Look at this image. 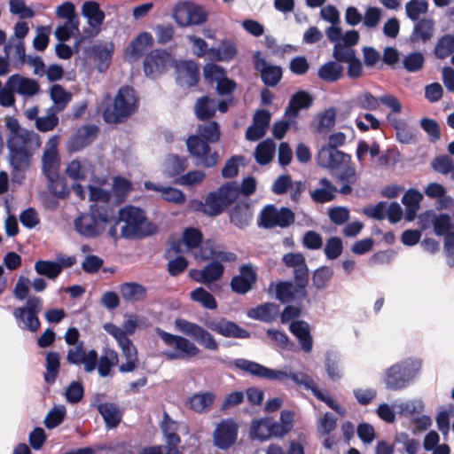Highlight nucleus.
Segmentation results:
<instances>
[{"instance_id": "obj_55", "label": "nucleus", "mask_w": 454, "mask_h": 454, "mask_svg": "<svg viewBox=\"0 0 454 454\" xmlns=\"http://www.w3.org/2000/svg\"><path fill=\"white\" fill-rule=\"evenodd\" d=\"M224 202L221 200L216 192L207 195L205 200L204 212L209 215H217L225 207Z\"/></svg>"}, {"instance_id": "obj_44", "label": "nucleus", "mask_w": 454, "mask_h": 454, "mask_svg": "<svg viewBox=\"0 0 454 454\" xmlns=\"http://www.w3.org/2000/svg\"><path fill=\"white\" fill-rule=\"evenodd\" d=\"M343 73V67L336 61H329L318 69V76L323 81L333 82L338 81Z\"/></svg>"}, {"instance_id": "obj_7", "label": "nucleus", "mask_w": 454, "mask_h": 454, "mask_svg": "<svg viewBox=\"0 0 454 454\" xmlns=\"http://www.w3.org/2000/svg\"><path fill=\"white\" fill-rule=\"evenodd\" d=\"M155 333L166 346L176 348L174 351L163 352L168 360L192 358L200 353V348L184 337L167 333L160 327L155 328Z\"/></svg>"}, {"instance_id": "obj_11", "label": "nucleus", "mask_w": 454, "mask_h": 454, "mask_svg": "<svg viewBox=\"0 0 454 454\" xmlns=\"http://www.w3.org/2000/svg\"><path fill=\"white\" fill-rule=\"evenodd\" d=\"M239 425L232 419H223L215 425L213 432V443L220 449L226 450L231 448L238 440Z\"/></svg>"}, {"instance_id": "obj_9", "label": "nucleus", "mask_w": 454, "mask_h": 454, "mask_svg": "<svg viewBox=\"0 0 454 454\" xmlns=\"http://www.w3.org/2000/svg\"><path fill=\"white\" fill-rule=\"evenodd\" d=\"M173 17L180 27H189L204 23L207 13L201 6L192 2L184 1L175 6Z\"/></svg>"}, {"instance_id": "obj_38", "label": "nucleus", "mask_w": 454, "mask_h": 454, "mask_svg": "<svg viewBox=\"0 0 454 454\" xmlns=\"http://www.w3.org/2000/svg\"><path fill=\"white\" fill-rule=\"evenodd\" d=\"M82 14L88 20L89 25L98 28L104 21L105 14L96 2H85L82 8Z\"/></svg>"}, {"instance_id": "obj_8", "label": "nucleus", "mask_w": 454, "mask_h": 454, "mask_svg": "<svg viewBox=\"0 0 454 454\" xmlns=\"http://www.w3.org/2000/svg\"><path fill=\"white\" fill-rule=\"evenodd\" d=\"M294 222V212L287 207L278 209L274 205L264 207L258 216V226L264 229L286 228Z\"/></svg>"}, {"instance_id": "obj_12", "label": "nucleus", "mask_w": 454, "mask_h": 454, "mask_svg": "<svg viewBox=\"0 0 454 454\" xmlns=\"http://www.w3.org/2000/svg\"><path fill=\"white\" fill-rule=\"evenodd\" d=\"M186 145L189 153L195 157L200 164L206 168H212L216 165L218 153L215 151L211 152L207 141L201 139L197 135H192L187 138Z\"/></svg>"}, {"instance_id": "obj_13", "label": "nucleus", "mask_w": 454, "mask_h": 454, "mask_svg": "<svg viewBox=\"0 0 454 454\" xmlns=\"http://www.w3.org/2000/svg\"><path fill=\"white\" fill-rule=\"evenodd\" d=\"M172 57L165 50L156 49L150 51L144 60V72L147 77L157 78L172 66Z\"/></svg>"}, {"instance_id": "obj_54", "label": "nucleus", "mask_w": 454, "mask_h": 454, "mask_svg": "<svg viewBox=\"0 0 454 454\" xmlns=\"http://www.w3.org/2000/svg\"><path fill=\"white\" fill-rule=\"evenodd\" d=\"M191 299L208 309H215L217 302L214 296L203 287H197L191 293Z\"/></svg>"}, {"instance_id": "obj_39", "label": "nucleus", "mask_w": 454, "mask_h": 454, "mask_svg": "<svg viewBox=\"0 0 454 454\" xmlns=\"http://www.w3.org/2000/svg\"><path fill=\"white\" fill-rule=\"evenodd\" d=\"M43 172L49 182L56 181L59 176V153H43L42 157Z\"/></svg>"}, {"instance_id": "obj_50", "label": "nucleus", "mask_w": 454, "mask_h": 454, "mask_svg": "<svg viewBox=\"0 0 454 454\" xmlns=\"http://www.w3.org/2000/svg\"><path fill=\"white\" fill-rule=\"evenodd\" d=\"M188 168V160L185 157L169 155L165 162V171L169 176H176Z\"/></svg>"}, {"instance_id": "obj_16", "label": "nucleus", "mask_w": 454, "mask_h": 454, "mask_svg": "<svg viewBox=\"0 0 454 454\" xmlns=\"http://www.w3.org/2000/svg\"><path fill=\"white\" fill-rule=\"evenodd\" d=\"M254 68L260 73L262 82L270 87L276 86L282 78V68L266 61L260 51L254 54Z\"/></svg>"}, {"instance_id": "obj_1", "label": "nucleus", "mask_w": 454, "mask_h": 454, "mask_svg": "<svg viewBox=\"0 0 454 454\" xmlns=\"http://www.w3.org/2000/svg\"><path fill=\"white\" fill-rule=\"evenodd\" d=\"M5 126L9 132V161L16 176L29 167L34 153L41 146V140L37 133L22 128L14 117H7Z\"/></svg>"}, {"instance_id": "obj_24", "label": "nucleus", "mask_w": 454, "mask_h": 454, "mask_svg": "<svg viewBox=\"0 0 454 454\" xmlns=\"http://www.w3.org/2000/svg\"><path fill=\"white\" fill-rule=\"evenodd\" d=\"M153 39L150 33L142 32L137 35L125 50V59L134 62L142 57L145 49L153 44Z\"/></svg>"}, {"instance_id": "obj_29", "label": "nucleus", "mask_w": 454, "mask_h": 454, "mask_svg": "<svg viewBox=\"0 0 454 454\" xmlns=\"http://www.w3.org/2000/svg\"><path fill=\"white\" fill-rule=\"evenodd\" d=\"M144 186L146 190H152L161 193L163 200L176 204H182L185 201V196L182 191L170 186H162L153 182H145Z\"/></svg>"}, {"instance_id": "obj_31", "label": "nucleus", "mask_w": 454, "mask_h": 454, "mask_svg": "<svg viewBox=\"0 0 454 454\" xmlns=\"http://www.w3.org/2000/svg\"><path fill=\"white\" fill-rule=\"evenodd\" d=\"M312 104V98L306 91L301 90L291 98L285 114L291 119L297 117L301 109L308 108Z\"/></svg>"}, {"instance_id": "obj_60", "label": "nucleus", "mask_w": 454, "mask_h": 454, "mask_svg": "<svg viewBox=\"0 0 454 454\" xmlns=\"http://www.w3.org/2000/svg\"><path fill=\"white\" fill-rule=\"evenodd\" d=\"M424 62V55L421 52L416 51L405 56L403 60V65L407 71L414 73L419 71L423 67Z\"/></svg>"}, {"instance_id": "obj_14", "label": "nucleus", "mask_w": 454, "mask_h": 454, "mask_svg": "<svg viewBox=\"0 0 454 454\" xmlns=\"http://www.w3.org/2000/svg\"><path fill=\"white\" fill-rule=\"evenodd\" d=\"M235 365L237 368L258 378L279 381H285L289 379L290 372L287 371L270 369L258 363L246 359H237Z\"/></svg>"}, {"instance_id": "obj_17", "label": "nucleus", "mask_w": 454, "mask_h": 454, "mask_svg": "<svg viewBox=\"0 0 454 454\" xmlns=\"http://www.w3.org/2000/svg\"><path fill=\"white\" fill-rule=\"evenodd\" d=\"M319 166L330 169H340L342 166L349 164L351 157L333 147H322L317 153Z\"/></svg>"}, {"instance_id": "obj_25", "label": "nucleus", "mask_w": 454, "mask_h": 454, "mask_svg": "<svg viewBox=\"0 0 454 454\" xmlns=\"http://www.w3.org/2000/svg\"><path fill=\"white\" fill-rule=\"evenodd\" d=\"M435 31L434 20L431 18H423L416 21L410 35L412 43H427L430 41Z\"/></svg>"}, {"instance_id": "obj_34", "label": "nucleus", "mask_w": 454, "mask_h": 454, "mask_svg": "<svg viewBox=\"0 0 454 454\" xmlns=\"http://www.w3.org/2000/svg\"><path fill=\"white\" fill-rule=\"evenodd\" d=\"M121 297L130 302L144 301L146 297V289L144 286L135 283H124L120 287Z\"/></svg>"}, {"instance_id": "obj_41", "label": "nucleus", "mask_w": 454, "mask_h": 454, "mask_svg": "<svg viewBox=\"0 0 454 454\" xmlns=\"http://www.w3.org/2000/svg\"><path fill=\"white\" fill-rule=\"evenodd\" d=\"M276 144L271 139H266L258 144L254 151V157L260 165H266L274 157Z\"/></svg>"}, {"instance_id": "obj_15", "label": "nucleus", "mask_w": 454, "mask_h": 454, "mask_svg": "<svg viewBox=\"0 0 454 454\" xmlns=\"http://www.w3.org/2000/svg\"><path fill=\"white\" fill-rule=\"evenodd\" d=\"M67 361L74 365L83 364L84 371L86 372H91L97 368L98 353L94 349L86 352L83 348V343L81 342L68 349Z\"/></svg>"}, {"instance_id": "obj_63", "label": "nucleus", "mask_w": 454, "mask_h": 454, "mask_svg": "<svg viewBox=\"0 0 454 454\" xmlns=\"http://www.w3.org/2000/svg\"><path fill=\"white\" fill-rule=\"evenodd\" d=\"M333 55L336 62L344 63L350 61L356 57L355 51L351 47L343 44L341 42L334 44Z\"/></svg>"}, {"instance_id": "obj_42", "label": "nucleus", "mask_w": 454, "mask_h": 454, "mask_svg": "<svg viewBox=\"0 0 454 454\" xmlns=\"http://www.w3.org/2000/svg\"><path fill=\"white\" fill-rule=\"evenodd\" d=\"M46 372L44 373V380L48 384H53L59 372L60 356L58 352L50 351L46 355L45 361Z\"/></svg>"}, {"instance_id": "obj_37", "label": "nucleus", "mask_w": 454, "mask_h": 454, "mask_svg": "<svg viewBox=\"0 0 454 454\" xmlns=\"http://www.w3.org/2000/svg\"><path fill=\"white\" fill-rule=\"evenodd\" d=\"M335 120L336 110L333 107L326 109L314 120L315 130L320 134H327L334 127Z\"/></svg>"}, {"instance_id": "obj_57", "label": "nucleus", "mask_w": 454, "mask_h": 454, "mask_svg": "<svg viewBox=\"0 0 454 454\" xmlns=\"http://www.w3.org/2000/svg\"><path fill=\"white\" fill-rule=\"evenodd\" d=\"M217 194L224 202L225 206L232 203L239 195V184L236 182H230L222 185L217 191Z\"/></svg>"}, {"instance_id": "obj_28", "label": "nucleus", "mask_w": 454, "mask_h": 454, "mask_svg": "<svg viewBox=\"0 0 454 454\" xmlns=\"http://www.w3.org/2000/svg\"><path fill=\"white\" fill-rule=\"evenodd\" d=\"M13 317L18 326L22 330L35 333L40 328L41 323L38 315L27 311L25 309L16 308L13 310Z\"/></svg>"}, {"instance_id": "obj_40", "label": "nucleus", "mask_w": 454, "mask_h": 454, "mask_svg": "<svg viewBox=\"0 0 454 454\" xmlns=\"http://www.w3.org/2000/svg\"><path fill=\"white\" fill-rule=\"evenodd\" d=\"M237 48L233 43L223 42L218 48H210L208 57L217 61H230L235 58Z\"/></svg>"}, {"instance_id": "obj_6", "label": "nucleus", "mask_w": 454, "mask_h": 454, "mask_svg": "<svg viewBox=\"0 0 454 454\" xmlns=\"http://www.w3.org/2000/svg\"><path fill=\"white\" fill-rule=\"evenodd\" d=\"M179 425L164 412L160 429L164 437V445L143 448L138 454H182L179 444L180 436L177 434Z\"/></svg>"}, {"instance_id": "obj_61", "label": "nucleus", "mask_w": 454, "mask_h": 454, "mask_svg": "<svg viewBox=\"0 0 454 454\" xmlns=\"http://www.w3.org/2000/svg\"><path fill=\"white\" fill-rule=\"evenodd\" d=\"M88 168L86 162L82 163L77 160H72L66 168V174L74 180H83L86 178Z\"/></svg>"}, {"instance_id": "obj_23", "label": "nucleus", "mask_w": 454, "mask_h": 454, "mask_svg": "<svg viewBox=\"0 0 454 454\" xmlns=\"http://www.w3.org/2000/svg\"><path fill=\"white\" fill-rule=\"evenodd\" d=\"M98 130V127L95 125H84L79 128L68 142V150L71 152L82 150L95 140Z\"/></svg>"}, {"instance_id": "obj_3", "label": "nucleus", "mask_w": 454, "mask_h": 454, "mask_svg": "<svg viewBox=\"0 0 454 454\" xmlns=\"http://www.w3.org/2000/svg\"><path fill=\"white\" fill-rule=\"evenodd\" d=\"M114 219L116 226L120 223H124L121 227L120 234L118 233V239L142 238L152 233L145 212L138 207L126 206L117 214L114 211Z\"/></svg>"}, {"instance_id": "obj_58", "label": "nucleus", "mask_w": 454, "mask_h": 454, "mask_svg": "<svg viewBox=\"0 0 454 454\" xmlns=\"http://www.w3.org/2000/svg\"><path fill=\"white\" fill-rule=\"evenodd\" d=\"M355 105L362 109L373 111L380 106V98L370 92L364 91L356 96Z\"/></svg>"}, {"instance_id": "obj_10", "label": "nucleus", "mask_w": 454, "mask_h": 454, "mask_svg": "<svg viewBox=\"0 0 454 454\" xmlns=\"http://www.w3.org/2000/svg\"><path fill=\"white\" fill-rule=\"evenodd\" d=\"M175 325L184 334L190 336L200 345L209 350H216L218 344L214 336L202 326L183 318H176Z\"/></svg>"}, {"instance_id": "obj_21", "label": "nucleus", "mask_w": 454, "mask_h": 454, "mask_svg": "<svg viewBox=\"0 0 454 454\" xmlns=\"http://www.w3.org/2000/svg\"><path fill=\"white\" fill-rule=\"evenodd\" d=\"M176 81L182 87L197 85L200 78L198 65L192 60H181L176 63Z\"/></svg>"}, {"instance_id": "obj_45", "label": "nucleus", "mask_w": 454, "mask_h": 454, "mask_svg": "<svg viewBox=\"0 0 454 454\" xmlns=\"http://www.w3.org/2000/svg\"><path fill=\"white\" fill-rule=\"evenodd\" d=\"M216 111V102L208 97H202L198 99L195 105V113L200 120H209Z\"/></svg>"}, {"instance_id": "obj_51", "label": "nucleus", "mask_w": 454, "mask_h": 454, "mask_svg": "<svg viewBox=\"0 0 454 454\" xmlns=\"http://www.w3.org/2000/svg\"><path fill=\"white\" fill-rule=\"evenodd\" d=\"M79 34V20H69L59 26L55 30V36L59 42L68 41L72 36Z\"/></svg>"}, {"instance_id": "obj_43", "label": "nucleus", "mask_w": 454, "mask_h": 454, "mask_svg": "<svg viewBox=\"0 0 454 454\" xmlns=\"http://www.w3.org/2000/svg\"><path fill=\"white\" fill-rule=\"evenodd\" d=\"M12 51L13 58L17 59L18 64L20 66L25 64L27 55L25 52L24 41L16 37H10L4 47V52L7 57H10Z\"/></svg>"}, {"instance_id": "obj_18", "label": "nucleus", "mask_w": 454, "mask_h": 454, "mask_svg": "<svg viewBox=\"0 0 454 454\" xmlns=\"http://www.w3.org/2000/svg\"><path fill=\"white\" fill-rule=\"evenodd\" d=\"M224 272V267L219 262L207 263L201 270H191L189 276L196 282L204 284L211 290L215 291L212 287L213 284L219 280Z\"/></svg>"}, {"instance_id": "obj_36", "label": "nucleus", "mask_w": 454, "mask_h": 454, "mask_svg": "<svg viewBox=\"0 0 454 454\" xmlns=\"http://www.w3.org/2000/svg\"><path fill=\"white\" fill-rule=\"evenodd\" d=\"M98 410L107 427L114 428L119 425L121 419V412L116 404L112 403H100Z\"/></svg>"}, {"instance_id": "obj_2", "label": "nucleus", "mask_w": 454, "mask_h": 454, "mask_svg": "<svg viewBox=\"0 0 454 454\" xmlns=\"http://www.w3.org/2000/svg\"><path fill=\"white\" fill-rule=\"evenodd\" d=\"M74 226L75 231L85 238H96L107 229L108 236L118 239L114 207L93 204L88 213L80 215L74 220Z\"/></svg>"}, {"instance_id": "obj_30", "label": "nucleus", "mask_w": 454, "mask_h": 454, "mask_svg": "<svg viewBox=\"0 0 454 454\" xmlns=\"http://www.w3.org/2000/svg\"><path fill=\"white\" fill-rule=\"evenodd\" d=\"M278 313L279 307L277 304L267 302L249 309L247 316L252 319L270 323L277 318Z\"/></svg>"}, {"instance_id": "obj_56", "label": "nucleus", "mask_w": 454, "mask_h": 454, "mask_svg": "<svg viewBox=\"0 0 454 454\" xmlns=\"http://www.w3.org/2000/svg\"><path fill=\"white\" fill-rule=\"evenodd\" d=\"M50 94L58 111L63 110L67 104L71 100V95L59 84H55L51 88Z\"/></svg>"}, {"instance_id": "obj_62", "label": "nucleus", "mask_w": 454, "mask_h": 454, "mask_svg": "<svg viewBox=\"0 0 454 454\" xmlns=\"http://www.w3.org/2000/svg\"><path fill=\"white\" fill-rule=\"evenodd\" d=\"M382 18V11L379 7H368L363 15L364 26L372 29L378 27Z\"/></svg>"}, {"instance_id": "obj_53", "label": "nucleus", "mask_w": 454, "mask_h": 454, "mask_svg": "<svg viewBox=\"0 0 454 454\" xmlns=\"http://www.w3.org/2000/svg\"><path fill=\"white\" fill-rule=\"evenodd\" d=\"M199 137L204 138L208 143H215L219 140L220 130L219 125L216 121H209L207 123L200 124L197 129Z\"/></svg>"}, {"instance_id": "obj_26", "label": "nucleus", "mask_w": 454, "mask_h": 454, "mask_svg": "<svg viewBox=\"0 0 454 454\" xmlns=\"http://www.w3.org/2000/svg\"><path fill=\"white\" fill-rule=\"evenodd\" d=\"M421 221L431 222L434 233L437 236L454 234V232H450L452 223L451 217L448 214L436 215L431 211H428L421 216Z\"/></svg>"}, {"instance_id": "obj_52", "label": "nucleus", "mask_w": 454, "mask_h": 454, "mask_svg": "<svg viewBox=\"0 0 454 454\" xmlns=\"http://www.w3.org/2000/svg\"><path fill=\"white\" fill-rule=\"evenodd\" d=\"M270 427V419L253 421L250 428L251 437L260 441L268 440L271 437Z\"/></svg>"}, {"instance_id": "obj_59", "label": "nucleus", "mask_w": 454, "mask_h": 454, "mask_svg": "<svg viewBox=\"0 0 454 454\" xmlns=\"http://www.w3.org/2000/svg\"><path fill=\"white\" fill-rule=\"evenodd\" d=\"M66 415V408L63 405L55 406L51 410L44 419V425L47 428L52 429L60 425Z\"/></svg>"}, {"instance_id": "obj_22", "label": "nucleus", "mask_w": 454, "mask_h": 454, "mask_svg": "<svg viewBox=\"0 0 454 454\" xmlns=\"http://www.w3.org/2000/svg\"><path fill=\"white\" fill-rule=\"evenodd\" d=\"M6 86L13 90L15 93L27 97L35 96L40 90L39 83L35 80L18 74H12L8 78Z\"/></svg>"}, {"instance_id": "obj_32", "label": "nucleus", "mask_w": 454, "mask_h": 454, "mask_svg": "<svg viewBox=\"0 0 454 454\" xmlns=\"http://www.w3.org/2000/svg\"><path fill=\"white\" fill-rule=\"evenodd\" d=\"M253 212L247 203H238L230 212V221L238 228L243 229L252 220Z\"/></svg>"}, {"instance_id": "obj_20", "label": "nucleus", "mask_w": 454, "mask_h": 454, "mask_svg": "<svg viewBox=\"0 0 454 454\" xmlns=\"http://www.w3.org/2000/svg\"><path fill=\"white\" fill-rule=\"evenodd\" d=\"M256 273L250 265H242L239 268V274L234 276L230 283L232 292L238 294H246L256 282Z\"/></svg>"}, {"instance_id": "obj_19", "label": "nucleus", "mask_w": 454, "mask_h": 454, "mask_svg": "<svg viewBox=\"0 0 454 454\" xmlns=\"http://www.w3.org/2000/svg\"><path fill=\"white\" fill-rule=\"evenodd\" d=\"M206 326L211 331L226 338L247 339L250 337L248 331L225 318L209 320L206 323Z\"/></svg>"}, {"instance_id": "obj_46", "label": "nucleus", "mask_w": 454, "mask_h": 454, "mask_svg": "<svg viewBox=\"0 0 454 454\" xmlns=\"http://www.w3.org/2000/svg\"><path fill=\"white\" fill-rule=\"evenodd\" d=\"M98 372L101 377H107L111 375L112 367L118 364V355L113 349L106 350L105 354L98 358Z\"/></svg>"}, {"instance_id": "obj_48", "label": "nucleus", "mask_w": 454, "mask_h": 454, "mask_svg": "<svg viewBox=\"0 0 454 454\" xmlns=\"http://www.w3.org/2000/svg\"><path fill=\"white\" fill-rule=\"evenodd\" d=\"M454 51V35L447 34L441 36L434 50L437 59H444Z\"/></svg>"}, {"instance_id": "obj_64", "label": "nucleus", "mask_w": 454, "mask_h": 454, "mask_svg": "<svg viewBox=\"0 0 454 454\" xmlns=\"http://www.w3.org/2000/svg\"><path fill=\"white\" fill-rule=\"evenodd\" d=\"M294 286L291 282H279L276 286V297L283 303L291 301L294 296Z\"/></svg>"}, {"instance_id": "obj_47", "label": "nucleus", "mask_w": 454, "mask_h": 454, "mask_svg": "<svg viewBox=\"0 0 454 454\" xmlns=\"http://www.w3.org/2000/svg\"><path fill=\"white\" fill-rule=\"evenodd\" d=\"M62 269V264L58 262L40 260L35 263L36 273L51 279H55L61 273Z\"/></svg>"}, {"instance_id": "obj_49", "label": "nucleus", "mask_w": 454, "mask_h": 454, "mask_svg": "<svg viewBox=\"0 0 454 454\" xmlns=\"http://www.w3.org/2000/svg\"><path fill=\"white\" fill-rule=\"evenodd\" d=\"M428 7L427 0H410L405 4V12L411 20L419 21L420 16L428 12Z\"/></svg>"}, {"instance_id": "obj_35", "label": "nucleus", "mask_w": 454, "mask_h": 454, "mask_svg": "<svg viewBox=\"0 0 454 454\" xmlns=\"http://www.w3.org/2000/svg\"><path fill=\"white\" fill-rule=\"evenodd\" d=\"M215 399V395L212 392L194 394L189 398L188 405L195 412L203 413L209 411Z\"/></svg>"}, {"instance_id": "obj_5", "label": "nucleus", "mask_w": 454, "mask_h": 454, "mask_svg": "<svg viewBox=\"0 0 454 454\" xmlns=\"http://www.w3.org/2000/svg\"><path fill=\"white\" fill-rule=\"evenodd\" d=\"M421 367L419 360L406 359L389 367L385 373V384L390 390L404 388Z\"/></svg>"}, {"instance_id": "obj_27", "label": "nucleus", "mask_w": 454, "mask_h": 454, "mask_svg": "<svg viewBox=\"0 0 454 454\" xmlns=\"http://www.w3.org/2000/svg\"><path fill=\"white\" fill-rule=\"evenodd\" d=\"M423 200V194L416 189H409L403 196L402 202L405 206L404 217L407 221H413L419 205Z\"/></svg>"}, {"instance_id": "obj_4", "label": "nucleus", "mask_w": 454, "mask_h": 454, "mask_svg": "<svg viewBox=\"0 0 454 454\" xmlns=\"http://www.w3.org/2000/svg\"><path fill=\"white\" fill-rule=\"evenodd\" d=\"M137 108V97L134 89L121 87L114 101L104 113V119L108 123H116L131 115Z\"/></svg>"}, {"instance_id": "obj_33", "label": "nucleus", "mask_w": 454, "mask_h": 454, "mask_svg": "<svg viewBox=\"0 0 454 454\" xmlns=\"http://www.w3.org/2000/svg\"><path fill=\"white\" fill-rule=\"evenodd\" d=\"M290 332L297 337L302 349L310 352L312 349V338L309 333V325L304 321H294L289 326Z\"/></svg>"}]
</instances>
